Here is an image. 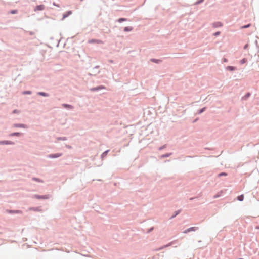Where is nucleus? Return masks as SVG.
Here are the masks:
<instances>
[{
	"mask_svg": "<svg viewBox=\"0 0 259 259\" xmlns=\"http://www.w3.org/2000/svg\"><path fill=\"white\" fill-rule=\"evenodd\" d=\"M9 13L12 14H16L18 13V10L16 9L11 10H10Z\"/></svg>",
	"mask_w": 259,
	"mask_h": 259,
	"instance_id": "nucleus-31",
	"label": "nucleus"
},
{
	"mask_svg": "<svg viewBox=\"0 0 259 259\" xmlns=\"http://www.w3.org/2000/svg\"><path fill=\"white\" fill-rule=\"evenodd\" d=\"M113 62H114V61H113V60H109V62H110V63H113Z\"/></svg>",
	"mask_w": 259,
	"mask_h": 259,
	"instance_id": "nucleus-45",
	"label": "nucleus"
},
{
	"mask_svg": "<svg viewBox=\"0 0 259 259\" xmlns=\"http://www.w3.org/2000/svg\"><path fill=\"white\" fill-rule=\"evenodd\" d=\"M62 106L63 108L69 110H72L74 109V107L72 105L66 103L62 104Z\"/></svg>",
	"mask_w": 259,
	"mask_h": 259,
	"instance_id": "nucleus-11",
	"label": "nucleus"
},
{
	"mask_svg": "<svg viewBox=\"0 0 259 259\" xmlns=\"http://www.w3.org/2000/svg\"><path fill=\"white\" fill-rule=\"evenodd\" d=\"M6 211L9 213V214H19V213H22V212L21 210H9V209H7L6 210Z\"/></svg>",
	"mask_w": 259,
	"mask_h": 259,
	"instance_id": "nucleus-7",
	"label": "nucleus"
},
{
	"mask_svg": "<svg viewBox=\"0 0 259 259\" xmlns=\"http://www.w3.org/2000/svg\"><path fill=\"white\" fill-rule=\"evenodd\" d=\"M150 61L153 63H155L156 64H159L162 62V60L160 59H157L155 58H151Z\"/></svg>",
	"mask_w": 259,
	"mask_h": 259,
	"instance_id": "nucleus-19",
	"label": "nucleus"
},
{
	"mask_svg": "<svg viewBox=\"0 0 259 259\" xmlns=\"http://www.w3.org/2000/svg\"><path fill=\"white\" fill-rule=\"evenodd\" d=\"M239 259H244V258H239Z\"/></svg>",
	"mask_w": 259,
	"mask_h": 259,
	"instance_id": "nucleus-49",
	"label": "nucleus"
},
{
	"mask_svg": "<svg viewBox=\"0 0 259 259\" xmlns=\"http://www.w3.org/2000/svg\"><path fill=\"white\" fill-rule=\"evenodd\" d=\"M37 95L45 97L49 96V94L48 93L44 92H37Z\"/></svg>",
	"mask_w": 259,
	"mask_h": 259,
	"instance_id": "nucleus-15",
	"label": "nucleus"
},
{
	"mask_svg": "<svg viewBox=\"0 0 259 259\" xmlns=\"http://www.w3.org/2000/svg\"><path fill=\"white\" fill-rule=\"evenodd\" d=\"M223 193V192L222 191H221L220 192H219L215 195H214V197L215 198H219V197L222 196Z\"/></svg>",
	"mask_w": 259,
	"mask_h": 259,
	"instance_id": "nucleus-28",
	"label": "nucleus"
},
{
	"mask_svg": "<svg viewBox=\"0 0 259 259\" xmlns=\"http://www.w3.org/2000/svg\"><path fill=\"white\" fill-rule=\"evenodd\" d=\"M172 154V153H167L164 154H162L160 156V158H165L169 157L170 155Z\"/></svg>",
	"mask_w": 259,
	"mask_h": 259,
	"instance_id": "nucleus-22",
	"label": "nucleus"
},
{
	"mask_svg": "<svg viewBox=\"0 0 259 259\" xmlns=\"http://www.w3.org/2000/svg\"><path fill=\"white\" fill-rule=\"evenodd\" d=\"M197 119H195V120L194 121V122H195L197 121Z\"/></svg>",
	"mask_w": 259,
	"mask_h": 259,
	"instance_id": "nucleus-46",
	"label": "nucleus"
},
{
	"mask_svg": "<svg viewBox=\"0 0 259 259\" xmlns=\"http://www.w3.org/2000/svg\"><path fill=\"white\" fill-rule=\"evenodd\" d=\"M255 229H258V230H259V225L256 226L255 227Z\"/></svg>",
	"mask_w": 259,
	"mask_h": 259,
	"instance_id": "nucleus-44",
	"label": "nucleus"
},
{
	"mask_svg": "<svg viewBox=\"0 0 259 259\" xmlns=\"http://www.w3.org/2000/svg\"><path fill=\"white\" fill-rule=\"evenodd\" d=\"M81 1H82L83 0H80Z\"/></svg>",
	"mask_w": 259,
	"mask_h": 259,
	"instance_id": "nucleus-50",
	"label": "nucleus"
},
{
	"mask_svg": "<svg viewBox=\"0 0 259 259\" xmlns=\"http://www.w3.org/2000/svg\"><path fill=\"white\" fill-rule=\"evenodd\" d=\"M97 41V40H96V39H91V40L90 41V42H96V41Z\"/></svg>",
	"mask_w": 259,
	"mask_h": 259,
	"instance_id": "nucleus-40",
	"label": "nucleus"
},
{
	"mask_svg": "<svg viewBox=\"0 0 259 259\" xmlns=\"http://www.w3.org/2000/svg\"><path fill=\"white\" fill-rule=\"evenodd\" d=\"M34 33L32 31L29 32V34L31 35H34Z\"/></svg>",
	"mask_w": 259,
	"mask_h": 259,
	"instance_id": "nucleus-42",
	"label": "nucleus"
},
{
	"mask_svg": "<svg viewBox=\"0 0 259 259\" xmlns=\"http://www.w3.org/2000/svg\"><path fill=\"white\" fill-rule=\"evenodd\" d=\"M29 210H32V211H37V212H40L41 211V209L40 207H30L29 208Z\"/></svg>",
	"mask_w": 259,
	"mask_h": 259,
	"instance_id": "nucleus-18",
	"label": "nucleus"
},
{
	"mask_svg": "<svg viewBox=\"0 0 259 259\" xmlns=\"http://www.w3.org/2000/svg\"><path fill=\"white\" fill-rule=\"evenodd\" d=\"M198 229V227H192L189 228H188L186 229L185 231H184L183 233L185 234L188 233L192 231H196Z\"/></svg>",
	"mask_w": 259,
	"mask_h": 259,
	"instance_id": "nucleus-3",
	"label": "nucleus"
},
{
	"mask_svg": "<svg viewBox=\"0 0 259 259\" xmlns=\"http://www.w3.org/2000/svg\"><path fill=\"white\" fill-rule=\"evenodd\" d=\"M127 20H128V19L126 18H119L116 20V21L119 23H122L123 22L126 21Z\"/></svg>",
	"mask_w": 259,
	"mask_h": 259,
	"instance_id": "nucleus-23",
	"label": "nucleus"
},
{
	"mask_svg": "<svg viewBox=\"0 0 259 259\" xmlns=\"http://www.w3.org/2000/svg\"><path fill=\"white\" fill-rule=\"evenodd\" d=\"M19 112V111L18 110H17V109H15V110H14L13 111V112H12V113H13V114H17V113H18Z\"/></svg>",
	"mask_w": 259,
	"mask_h": 259,
	"instance_id": "nucleus-38",
	"label": "nucleus"
},
{
	"mask_svg": "<svg viewBox=\"0 0 259 259\" xmlns=\"http://www.w3.org/2000/svg\"><path fill=\"white\" fill-rule=\"evenodd\" d=\"M250 96H251V93L250 92H247L245 94L244 96H243L242 97V100H247L248 99V98L250 97Z\"/></svg>",
	"mask_w": 259,
	"mask_h": 259,
	"instance_id": "nucleus-20",
	"label": "nucleus"
},
{
	"mask_svg": "<svg viewBox=\"0 0 259 259\" xmlns=\"http://www.w3.org/2000/svg\"><path fill=\"white\" fill-rule=\"evenodd\" d=\"M167 146V145L166 144H164L163 145V146L160 147L158 148V150H162L163 149H164V148H165Z\"/></svg>",
	"mask_w": 259,
	"mask_h": 259,
	"instance_id": "nucleus-33",
	"label": "nucleus"
},
{
	"mask_svg": "<svg viewBox=\"0 0 259 259\" xmlns=\"http://www.w3.org/2000/svg\"><path fill=\"white\" fill-rule=\"evenodd\" d=\"M244 199V195L243 194H241L240 195H239L237 197V200L239 201H242Z\"/></svg>",
	"mask_w": 259,
	"mask_h": 259,
	"instance_id": "nucleus-26",
	"label": "nucleus"
},
{
	"mask_svg": "<svg viewBox=\"0 0 259 259\" xmlns=\"http://www.w3.org/2000/svg\"><path fill=\"white\" fill-rule=\"evenodd\" d=\"M104 89H105V87L104 85H101L91 88V91L92 92H97Z\"/></svg>",
	"mask_w": 259,
	"mask_h": 259,
	"instance_id": "nucleus-4",
	"label": "nucleus"
},
{
	"mask_svg": "<svg viewBox=\"0 0 259 259\" xmlns=\"http://www.w3.org/2000/svg\"><path fill=\"white\" fill-rule=\"evenodd\" d=\"M56 140L57 141H66L67 140V138L66 137H58L56 138Z\"/></svg>",
	"mask_w": 259,
	"mask_h": 259,
	"instance_id": "nucleus-25",
	"label": "nucleus"
},
{
	"mask_svg": "<svg viewBox=\"0 0 259 259\" xmlns=\"http://www.w3.org/2000/svg\"><path fill=\"white\" fill-rule=\"evenodd\" d=\"M204 0H198L195 3V5H198L201 3H202Z\"/></svg>",
	"mask_w": 259,
	"mask_h": 259,
	"instance_id": "nucleus-32",
	"label": "nucleus"
},
{
	"mask_svg": "<svg viewBox=\"0 0 259 259\" xmlns=\"http://www.w3.org/2000/svg\"><path fill=\"white\" fill-rule=\"evenodd\" d=\"M45 6L44 5L41 4L39 5H37L35 8L34 9V11H42L45 9Z\"/></svg>",
	"mask_w": 259,
	"mask_h": 259,
	"instance_id": "nucleus-8",
	"label": "nucleus"
},
{
	"mask_svg": "<svg viewBox=\"0 0 259 259\" xmlns=\"http://www.w3.org/2000/svg\"><path fill=\"white\" fill-rule=\"evenodd\" d=\"M100 67V66L99 65H97L95 67H94L93 69V73H94V74H92L91 73H89V75L91 76V75H97L98 74H99L100 73V71H97V69H99Z\"/></svg>",
	"mask_w": 259,
	"mask_h": 259,
	"instance_id": "nucleus-5",
	"label": "nucleus"
},
{
	"mask_svg": "<svg viewBox=\"0 0 259 259\" xmlns=\"http://www.w3.org/2000/svg\"><path fill=\"white\" fill-rule=\"evenodd\" d=\"M134 28L132 26H126L124 28L123 31L125 32H131L133 30Z\"/></svg>",
	"mask_w": 259,
	"mask_h": 259,
	"instance_id": "nucleus-17",
	"label": "nucleus"
},
{
	"mask_svg": "<svg viewBox=\"0 0 259 259\" xmlns=\"http://www.w3.org/2000/svg\"><path fill=\"white\" fill-rule=\"evenodd\" d=\"M228 175V174L225 172H220L218 174V177H222V176H226Z\"/></svg>",
	"mask_w": 259,
	"mask_h": 259,
	"instance_id": "nucleus-30",
	"label": "nucleus"
},
{
	"mask_svg": "<svg viewBox=\"0 0 259 259\" xmlns=\"http://www.w3.org/2000/svg\"><path fill=\"white\" fill-rule=\"evenodd\" d=\"M13 127L17 128H27V125L22 123H15L13 124Z\"/></svg>",
	"mask_w": 259,
	"mask_h": 259,
	"instance_id": "nucleus-9",
	"label": "nucleus"
},
{
	"mask_svg": "<svg viewBox=\"0 0 259 259\" xmlns=\"http://www.w3.org/2000/svg\"><path fill=\"white\" fill-rule=\"evenodd\" d=\"M247 59L245 58H244L240 61V63L241 64H244L246 63L247 62Z\"/></svg>",
	"mask_w": 259,
	"mask_h": 259,
	"instance_id": "nucleus-29",
	"label": "nucleus"
},
{
	"mask_svg": "<svg viewBox=\"0 0 259 259\" xmlns=\"http://www.w3.org/2000/svg\"><path fill=\"white\" fill-rule=\"evenodd\" d=\"M226 70L229 71H234L236 70V68L232 66H228L226 68Z\"/></svg>",
	"mask_w": 259,
	"mask_h": 259,
	"instance_id": "nucleus-21",
	"label": "nucleus"
},
{
	"mask_svg": "<svg viewBox=\"0 0 259 259\" xmlns=\"http://www.w3.org/2000/svg\"><path fill=\"white\" fill-rule=\"evenodd\" d=\"M23 135V133H20V132H14V133H12L9 134V136H10V137H14V136L20 137Z\"/></svg>",
	"mask_w": 259,
	"mask_h": 259,
	"instance_id": "nucleus-13",
	"label": "nucleus"
},
{
	"mask_svg": "<svg viewBox=\"0 0 259 259\" xmlns=\"http://www.w3.org/2000/svg\"><path fill=\"white\" fill-rule=\"evenodd\" d=\"M62 155V153H56L48 154L47 156L48 158L53 159L58 158L61 156Z\"/></svg>",
	"mask_w": 259,
	"mask_h": 259,
	"instance_id": "nucleus-2",
	"label": "nucleus"
},
{
	"mask_svg": "<svg viewBox=\"0 0 259 259\" xmlns=\"http://www.w3.org/2000/svg\"><path fill=\"white\" fill-rule=\"evenodd\" d=\"M50 197V196L48 194L40 195L38 194L33 195L32 196L33 198H35L37 199H48Z\"/></svg>",
	"mask_w": 259,
	"mask_h": 259,
	"instance_id": "nucleus-1",
	"label": "nucleus"
},
{
	"mask_svg": "<svg viewBox=\"0 0 259 259\" xmlns=\"http://www.w3.org/2000/svg\"><path fill=\"white\" fill-rule=\"evenodd\" d=\"M206 109V107H203L202 108H201L199 109L197 111V114H201L202 113H203Z\"/></svg>",
	"mask_w": 259,
	"mask_h": 259,
	"instance_id": "nucleus-24",
	"label": "nucleus"
},
{
	"mask_svg": "<svg viewBox=\"0 0 259 259\" xmlns=\"http://www.w3.org/2000/svg\"><path fill=\"white\" fill-rule=\"evenodd\" d=\"M15 143L11 141H8V140H4V141H0V145H14Z\"/></svg>",
	"mask_w": 259,
	"mask_h": 259,
	"instance_id": "nucleus-6",
	"label": "nucleus"
},
{
	"mask_svg": "<svg viewBox=\"0 0 259 259\" xmlns=\"http://www.w3.org/2000/svg\"><path fill=\"white\" fill-rule=\"evenodd\" d=\"M66 147L68 148V149H70L71 148V146L70 145H66Z\"/></svg>",
	"mask_w": 259,
	"mask_h": 259,
	"instance_id": "nucleus-43",
	"label": "nucleus"
},
{
	"mask_svg": "<svg viewBox=\"0 0 259 259\" xmlns=\"http://www.w3.org/2000/svg\"><path fill=\"white\" fill-rule=\"evenodd\" d=\"M32 92L31 91L26 90V91H23L22 94L23 95H31L32 94Z\"/></svg>",
	"mask_w": 259,
	"mask_h": 259,
	"instance_id": "nucleus-27",
	"label": "nucleus"
},
{
	"mask_svg": "<svg viewBox=\"0 0 259 259\" xmlns=\"http://www.w3.org/2000/svg\"><path fill=\"white\" fill-rule=\"evenodd\" d=\"M181 211H182L181 209H179V210L175 211L174 214L170 218V219H172L175 218L177 215H178V214H179L181 213Z\"/></svg>",
	"mask_w": 259,
	"mask_h": 259,
	"instance_id": "nucleus-16",
	"label": "nucleus"
},
{
	"mask_svg": "<svg viewBox=\"0 0 259 259\" xmlns=\"http://www.w3.org/2000/svg\"><path fill=\"white\" fill-rule=\"evenodd\" d=\"M212 26L213 28L221 27L223 26V23L219 21L215 22L212 24Z\"/></svg>",
	"mask_w": 259,
	"mask_h": 259,
	"instance_id": "nucleus-12",
	"label": "nucleus"
},
{
	"mask_svg": "<svg viewBox=\"0 0 259 259\" xmlns=\"http://www.w3.org/2000/svg\"><path fill=\"white\" fill-rule=\"evenodd\" d=\"M33 180H34L35 181L38 182H42V181L40 179L37 178H33Z\"/></svg>",
	"mask_w": 259,
	"mask_h": 259,
	"instance_id": "nucleus-34",
	"label": "nucleus"
},
{
	"mask_svg": "<svg viewBox=\"0 0 259 259\" xmlns=\"http://www.w3.org/2000/svg\"><path fill=\"white\" fill-rule=\"evenodd\" d=\"M223 61H224V62H227L228 61V60H227L226 58H223Z\"/></svg>",
	"mask_w": 259,
	"mask_h": 259,
	"instance_id": "nucleus-41",
	"label": "nucleus"
},
{
	"mask_svg": "<svg viewBox=\"0 0 259 259\" xmlns=\"http://www.w3.org/2000/svg\"><path fill=\"white\" fill-rule=\"evenodd\" d=\"M250 26V24H246L242 26V28H247Z\"/></svg>",
	"mask_w": 259,
	"mask_h": 259,
	"instance_id": "nucleus-37",
	"label": "nucleus"
},
{
	"mask_svg": "<svg viewBox=\"0 0 259 259\" xmlns=\"http://www.w3.org/2000/svg\"><path fill=\"white\" fill-rule=\"evenodd\" d=\"M248 46H249V45L248 44H245L244 47H243V49H247L248 48Z\"/></svg>",
	"mask_w": 259,
	"mask_h": 259,
	"instance_id": "nucleus-39",
	"label": "nucleus"
},
{
	"mask_svg": "<svg viewBox=\"0 0 259 259\" xmlns=\"http://www.w3.org/2000/svg\"><path fill=\"white\" fill-rule=\"evenodd\" d=\"M72 13V11H71V10L67 11L64 13H63L62 20H63V19H65L66 18L68 17L70 15H71Z\"/></svg>",
	"mask_w": 259,
	"mask_h": 259,
	"instance_id": "nucleus-10",
	"label": "nucleus"
},
{
	"mask_svg": "<svg viewBox=\"0 0 259 259\" xmlns=\"http://www.w3.org/2000/svg\"><path fill=\"white\" fill-rule=\"evenodd\" d=\"M255 42H256V44H257V40L255 41Z\"/></svg>",
	"mask_w": 259,
	"mask_h": 259,
	"instance_id": "nucleus-48",
	"label": "nucleus"
},
{
	"mask_svg": "<svg viewBox=\"0 0 259 259\" xmlns=\"http://www.w3.org/2000/svg\"><path fill=\"white\" fill-rule=\"evenodd\" d=\"M109 151H110V150L108 149V150H107L105 151L104 152H103L101 155V158L102 160H103L107 156V155L108 154Z\"/></svg>",
	"mask_w": 259,
	"mask_h": 259,
	"instance_id": "nucleus-14",
	"label": "nucleus"
},
{
	"mask_svg": "<svg viewBox=\"0 0 259 259\" xmlns=\"http://www.w3.org/2000/svg\"><path fill=\"white\" fill-rule=\"evenodd\" d=\"M193 199H194V198H190V200H193Z\"/></svg>",
	"mask_w": 259,
	"mask_h": 259,
	"instance_id": "nucleus-47",
	"label": "nucleus"
},
{
	"mask_svg": "<svg viewBox=\"0 0 259 259\" xmlns=\"http://www.w3.org/2000/svg\"><path fill=\"white\" fill-rule=\"evenodd\" d=\"M220 33H221L220 31H217L213 33V35L217 37V36H218L219 35H220Z\"/></svg>",
	"mask_w": 259,
	"mask_h": 259,
	"instance_id": "nucleus-35",
	"label": "nucleus"
},
{
	"mask_svg": "<svg viewBox=\"0 0 259 259\" xmlns=\"http://www.w3.org/2000/svg\"><path fill=\"white\" fill-rule=\"evenodd\" d=\"M154 229V227H152L151 228H150L149 229H148L147 231V233H149L150 232H151Z\"/></svg>",
	"mask_w": 259,
	"mask_h": 259,
	"instance_id": "nucleus-36",
	"label": "nucleus"
}]
</instances>
